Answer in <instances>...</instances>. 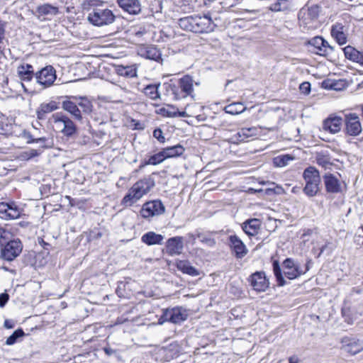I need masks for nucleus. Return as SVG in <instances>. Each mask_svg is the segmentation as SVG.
Segmentation results:
<instances>
[{"instance_id": "obj_61", "label": "nucleus", "mask_w": 363, "mask_h": 363, "mask_svg": "<svg viewBox=\"0 0 363 363\" xmlns=\"http://www.w3.org/2000/svg\"><path fill=\"white\" fill-rule=\"evenodd\" d=\"M161 111L163 113V115L171 116H172L171 113H169L168 111H167L165 108L161 109Z\"/></svg>"}, {"instance_id": "obj_41", "label": "nucleus", "mask_w": 363, "mask_h": 363, "mask_svg": "<svg viewBox=\"0 0 363 363\" xmlns=\"http://www.w3.org/2000/svg\"><path fill=\"white\" fill-rule=\"evenodd\" d=\"M25 333L21 328L16 330L6 340L7 345H12L15 344L18 338L24 336Z\"/></svg>"}, {"instance_id": "obj_53", "label": "nucleus", "mask_w": 363, "mask_h": 363, "mask_svg": "<svg viewBox=\"0 0 363 363\" xmlns=\"http://www.w3.org/2000/svg\"><path fill=\"white\" fill-rule=\"evenodd\" d=\"M300 90L305 94H308L311 90V84L309 82H303L300 85Z\"/></svg>"}, {"instance_id": "obj_15", "label": "nucleus", "mask_w": 363, "mask_h": 363, "mask_svg": "<svg viewBox=\"0 0 363 363\" xmlns=\"http://www.w3.org/2000/svg\"><path fill=\"white\" fill-rule=\"evenodd\" d=\"M283 267L284 275L289 279H296L304 273L301 270L299 265L291 258L284 261Z\"/></svg>"}, {"instance_id": "obj_18", "label": "nucleus", "mask_w": 363, "mask_h": 363, "mask_svg": "<svg viewBox=\"0 0 363 363\" xmlns=\"http://www.w3.org/2000/svg\"><path fill=\"white\" fill-rule=\"evenodd\" d=\"M331 35L340 45H345L347 41V28L341 23H336L331 28Z\"/></svg>"}, {"instance_id": "obj_64", "label": "nucleus", "mask_w": 363, "mask_h": 363, "mask_svg": "<svg viewBox=\"0 0 363 363\" xmlns=\"http://www.w3.org/2000/svg\"><path fill=\"white\" fill-rule=\"evenodd\" d=\"M177 268L182 271V267H181V262H179V263L177 264Z\"/></svg>"}, {"instance_id": "obj_47", "label": "nucleus", "mask_w": 363, "mask_h": 363, "mask_svg": "<svg viewBox=\"0 0 363 363\" xmlns=\"http://www.w3.org/2000/svg\"><path fill=\"white\" fill-rule=\"evenodd\" d=\"M6 26L7 23L6 21L0 20V44H2L6 39Z\"/></svg>"}, {"instance_id": "obj_27", "label": "nucleus", "mask_w": 363, "mask_h": 363, "mask_svg": "<svg viewBox=\"0 0 363 363\" xmlns=\"http://www.w3.org/2000/svg\"><path fill=\"white\" fill-rule=\"evenodd\" d=\"M342 349L345 352L354 355L363 350V344L359 340H350L342 345Z\"/></svg>"}, {"instance_id": "obj_55", "label": "nucleus", "mask_w": 363, "mask_h": 363, "mask_svg": "<svg viewBox=\"0 0 363 363\" xmlns=\"http://www.w3.org/2000/svg\"><path fill=\"white\" fill-rule=\"evenodd\" d=\"M38 243H39V245L40 246H42L43 247L44 250H47L48 251L47 253L49 254V248H48V247H50V244L46 242H45L43 240V239H42V238H39L38 239Z\"/></svg>"}, {"instance_id": "obj_28", "label": "nucleus", "mask_w": 363, "mask_h": 363, "mask_svg": "<svg viewBox=\"0 0 363 363\" xmlns=\"http://www.w3.org/2000/svg\"><path fill=\"white\" fill-rule=\"evenodd\" d=\"M18 74L21 80L29 82L34 76L33 67L30 64L21 65L18 67Z\"/></svg>"}, {"instance_id": "obj_51", "label": "nucleus", "mask_w": 363, "mask_h": 363, "mask_svg": "<svg viewBox=\"0 0 363 363\" xmlns=\"http://www.w3.org/2000/svg\"><path fill=\"white\" fill-rule=\"evenodd\" d=\"M22 136L23 138L27 140V143H33L35 142V139L37 137H35L33 135H32L30 132L27 130H23L22 133Z\"/></svg>"}, {"instance_id": "obj_35", "label": "nucleus", "mask_w": 363, "mask_h": 363, "mask_svg": "<svg viewBox=\"0 0 363 363\" xmlns=\"http://www.w3.org/2000/svg\"><path fill=\"white\" fill-rule=\"evenodd\" d=\"M160 84H149L144 89L145 94L152 100L160 98L158 87Z\"/></svg>"}, {"instance_id": "obj_50", "label": "nucleus", "mask_w": 363, "mask_h": 363, "mask_svg": "<svg viewBox=\"0 0 363 363\" xmlns=\"http://www.w3.org/2000/svg\"><path fill=\"white\" fill-rule=\"evenodd\" d=\"M9 233L0 228V245L3 246L8 240Z\"/></svg>"}, {"instance_id": "obj_36", "label": "nucleus", "mask_w": 363, "mask_h": 363, "mask_svg": "<svg viewBox=\"0 0 363 363\" xmlns=\"http://www.w3.org/2000/svg\"><path fill=\"white\" fill-rule=\"evenodd\" d=\"M197 238L201 242L208 247H213L216 245V240L211 233H199L197 234Z\"/></svg>"}, {"instance_id": "obj_45", "label": "nucleus", "mask_w": 363, "mask_h": 363, "mask_svg": "<svg viewBox=\"0 0 363 363\" xmlns=\"http://www.w3.org/2000/svg\"><path fill=\"white\" fill-rule=\"evenodd\" d=\"M169 86L171 87L173 94L175 96L176 98H178V96L180 94V92H182V79H179L177 81V84L174 83L173 80H171Z\"/></svg>"}, {"instance_id": "obj_10", "label": "nucleus", "mask_w": 363, "mask_h": 363, "mask_svg": "<svg viewBox=\"0 0 363 363\" xmlns=\"http://www.w3.org/2000/svg\"><path fill=\"white\" fill-rule=\"evenodd\" d=\"M345 133L349 135L357 136L362 131L359 116L356 113H349L345 115Z\"/></svg>"}, {"instance_id": "obj_17", "label": "nucleus", "mask_w": 363, "mask_h": 363, "mask_svg": "<svg viewBox=\"0 0 363 363\" xmlns=\"http://www.w3.org/2000/svg\"><path fill=\"white\" fill-rule=\"evenodd\" d=\"M325 190L330 194H338L342 191L340 180L332 174H325L323 176Z\"/></svg>"}, {"instance_id": "obj_33", "label": "nucleus", "mask_w": 363, "mask_h": 363, "mask_svg": "<svg viewBox=\"0 0 363 363\" xmlns=\"http://www.w3.org/2000/svg\"><path fill=\"white\" fill-rule=\"evenodd\" d=\"M201 106L196 104L187 105L183 110V117H195L198 121L201 120V115L196 114V110Z\"/></svg>"}, {"instance_id": "obj_13", "label": "nucleus", "mask_w": 363, "mask_h": 363, "mask_svg": "<svg viewBox=\"0 0 363 363\" xmlns=\"http://www.w3.org/2000/svg\"><path fill=\"white\" fill-rule=\"evenodd\" d=\"M249 280L253 289L259 292L265 291L269 285V280L263 272L253 273Z\"/></svg>"}, {"instance_id": "obj_32", "label": "nucleus", "mask_w": 363, "mask_h": 363, "mask_svg": "<svg viewBox=\"0 0 363 363\" xmlns=\"http://www.w3.org/2000/svg\"><path fill=\"white\" fill-rule=\"evenodd\" d=\"M182 82L183 93H186L185 96L183 95V98L189 95L191 96V98H194V95L192 94L194 80L192 79L191 77L189 75L184 76Z\"/></svg>"}, {"instance_id": "obj_59", "label": "nucleus", "mask_w": 363, "mask_h": 363, "mask_svg": "<svg viewBox=\"0 0 363 363\" xmlns=\"http://www.w3.org/2000/svg\"><path fill=\"white\" fill-rule=\"evenodd\" d=\"M289 363H298V358L297 357H291L289 359Z\"/></svg>"}, {"instance_id": "obj_60", "label": "nucleus", "mask_w": 363, "mask_h": 363, "mask_svg": "<svg viewBox=\"0 0 363 363\" xmlns=\"http://www.w3.org/2000/svg\"><path fill=\"white\" fill-rule=\"evenodd\" d=\"M274 191H275L276 194H281L284 191V189H283V188L281 186H277L274 189Z\"/></svg>"}, {"instance_id": "obj_19", "label": "nucleus", "mask_w": 363, "mask_h": 363, "mask_svg": "<svg viewBox=\"0 0 363 363\" xmlns=\"http://www.w3.org/2000/svg\"><path fill=\"white\" fill-rule=\"evenodd\" d=\"M117 2L118 6L129 14L136 15L141 11V4L139 0H117Z\"/></svg>"}, {"instance_id": "obj_16", "label": "nucleus", "mask_w": 363, "mask_h": 363, "mask_svg": "<svg viewBox=\"0 0 363 363\" xmlns=\"http://www.w3.org/2000/svg\"><path fill=\"white\" fill-rule=\"evenodd\" d=\"M138 55L142 57L157 62L161 59L160 50L153 45L141 46L138 50Z\"/></svg>"}, {"instance_id": "obj_34", "label": "nucleus", "mask_w": 363, "mask_h": 363, "mask_svg": "<svg viewBox=\"0 0 363 363\" xmlns=\"http://www.w3.org/2000/svg\"><path fill=\"white\" fill-rule=\"evenodd\" d=\"M35 140V143L40 144L39 149L42 150L51 148L54 146L53 139L50 137H37Z\"/></svg>"}, {"instance_id": "obj_48", "label": "nucleus", "mask_w": 363, "mask_h": 363, "mask_svg": "<svg viewBox=\"0 0 363 363\" xmlns=\"http://www.w3.org/2000/svg\"><path fill=\"white\" fill-rule=\"evenodd\" d=\"M41 153H42V150H40V149H30V150L25 152V154L28 157V159H31L35 157H38Z\"/></svg>"}, {"instance_id": "obj_3", "label": "nucleus", "mask_w": 363, "mask_h": 363, "mask_svg": "<svg viewBox=\"0 0 363 363\" xmlns=\"http://www.w3.org/2000/svg\"><path fill=\"white\" fill-rule=\"evenodd\" d=\"M154 186V180L151 178H145L137 182L123 197V203L129 206H132L146 194Z\"/></svg>"}, {"instance_id": "obj_37", "label": "nucleus", "mask_w": 363, "mask_h": 363, "mask_svg": "<svg viewBox=\"0 0 363 363\" xmlns=\"http://www.w3.org/2000/svg\"><path fill=\"white\" fill-rule=\"evenodd\" d=\"M273 271L274 276L278 282V286H283L286 284V281L284 279V277L281 273V269L278 261H274L273 262Z\"/></svg>"}, {"instance_id": "obj_56", "label": "nucleus", "mask_w": 363, "mask_h": 363, "mask_svg": "<svg viewBox=\"0 0 363 363\" xmlns=\"http://www.w3.org/2000/svg\"><path fill=\"white\" fill-rule=\"evenodd\" d=\"M4 325L6 328L11 329L14 328L15 323L13 320L6 319L4 321Z\"/></svg>"}, {"instance_id": "obj_30", "label": "nucleus", "mask_w": 363, "mask_h": 363, "mask_svg": "<svg viewBox=\"0 0 363 363\" xmlns=\"http://www.w3.org/2000/svg\"><path fill=\"white\" fill-rule=\"evenodd\" d=\"M245 109L246 107L240 102L232 103L224 108L225 112L231 115L242 113L245 111Z\"/></svg>"}, {"instance_id": "obj_46", "label": "nucleus", "mask_w": 363, "mask_h": 363, "mask_svg": "<svg viewBox=\"0 0 363 363\" xmlns=\"http://www.w3.org/2000/svg\"><path fill=\"white\" fill-rule=\"evenodd\" d=\"M316 161L319 165H321L322 167H325V168L328 167V166L331 164L330 158L328 156L324 155L323 154L317 155Z\"/></svg>"}, {"instance_id": "obj_23", "label": "nucleus", "mask_w": 363, "mask_h": 363, "mask_svg": "<svg viewBox=\"0 0 363 363\" xmlns=\"http://www.w3.org/2000/svg\"><path fill=\"white\" fill-rule=\"evenodd\" d=\"M0 212L9 219H16L21 216L19 208L13 203H1Z\"/></svg>"}, {"instance_id": "obj_21", "label": "nucleus", "mask_w": 363, "mask_h": 363, "mask_svg": "<svg viewBox=\"0 0 363 363\" xmlns=\"http://www.w3.org/2000/svg\"><path fill=\"white\" fill-rule=\"evenodd\" d=\"M162 319L163 321H169L173 323H179L182 322V308L177 307L174 308L166 309L160 320Z\"/></svg>"}, {"instance_id": "obj_12", "label": "nucleus", "mask_w": 363, "mask_h": 363, "mask_svg": "<svg viewBox=\"0 0 363 363\" xmlns=\"http://www.w3.org/2000/svg\"><path fill=\"white\" fill-rule=\"evenodd\" d=\"M229 245L237 259H242L248 253V250L241 239L236 235L228 238Z\"/></svg>"}, {"instance_id": "obj_29", "label": "nucleus", "mask_w": 363, "mask_h": 363, "mask_svg": "<svg viewBox=\"0 0 363 363\" xmlns=\"http://www.w3.org/2000/svg\"><path fill=\"white\" fill-rule=\"evenodd\" d=\"M58 13V8L48 4H44L38 6L35 12V15L40 18L41 16H55Z\"/></svg>"}, {"instance_id": "obj_6", "label": "nucleus", "mask_w": 363, "mask_h": 363, "mask_svg": "<svg viewBox=\"0 0 363 363\" xmlns=\"http://www.w3.org/2000/svg\"><path fill=\"white\" fill-rule=\"evenodd\" d=\"M52 118L53 123L60 128V132L65 136L72 137L77 133V125L68 116L62 113H57L53 114Z\"/></svg>"}, {"instance_id": "obj_62", "label": "nucleus", "mask_w": 363, "mask_h": 363, "mask_svg": "<svg viewBox=\"0 0 363 363\" xmlns=\"http://www.w3.org/2000/svg\"><path fill=\"white\" fill-rule=\"evenodd\" d=\"M299 189H300V188H299V187H298V186H294V187H293V189H292L291 191H292L294 194H296V193H298V192Z\"/></svg>"}, {"instance_id": "obj_42", "label": "nucleus", "mask_w": 363, "mask_h": 363, "mask_svg": "<svg viewBox=\"0 0 363 363\" xmlns=\"http://www.w3.org/2000/svg\"><path fill=\"white\" fill-rule=\"evenodd\" d=\"M256 129L255 128H242L238 133L240 141L255 135Z\"/></svg>"}, {"instance_id": "obj_52", "label": "nucleus", "mask_w": 363, "mask_h": 363, "mask_svg": "<svg viewBox=\"0 0 363 363\" xmlns=\"http://www.w3.org/2000/svg\"><path fill=\"white\" fill-rule=\"evenodd\" d=\"M9 299V296L6 293H2L0 294V307L3 308Z\"/></svg>"}, {"instance_id": "obj_39", "label": "nucleus", "mask_w": 363, "mask_h": 363, "mask_svg": "<svg viewBox=\"0 0 363 363\" xmlns=\"http://www.w3.org/2000/svg\"><path fill=\"white\" fill-rule=\"evenodd\" d=\"M164 160H165V157H164V153L162 150V151L159 152L158 153L150 156V158L147 161L145 162L144 164L141 165L140 167H143L144 165H148V164L156 165V164L161 163Z\"/></svg>"}, {"instance_id": "obj_5", "label": "nucleus", "mask_w": 363, "mask_h": 363, "mask_svg": "<svg viewBox=\"0 0 363 363\" xmlns=\"http://www.w3.org/2000/svg\"><path fill=\"white\" fill-rule=\"evenodd\" d=\"M303 178L306 182L303 189V193L309 198L315 196L320 190L321 179L319 171L310 166L303 171Z\"/></svg>"}, {"instance_id": "obj_7", "label": "nucleus", "mask_w": 363, "mask_h": 363, "mask_svg": "<svg viewBox=\"0 0 363 363\" xmlns=\"http://www.w3.org/2000/svg\"><path fill=\"white\" fill-rule=\"evenodd\" d=\"M23 245L20 240L6 242L1 248V257L4 260L11 262L16 259L21 252Z\"/></svg>"}, {"instance_id": "obj_40", "label": "nucleus", "mask_w": 363, "mask_h": 363, "mask_svg": "<svg viewBox=\"0 0 363 363\" xmlns=\"http://www.w3.org/2000/svg\"><path fill=\"white\" fill-rule=\"evenodd\" d=\"M181 148L182 145L179 144L174 146H171L163 149L162 152L164 153L165 159L180 155L181 153L179 152L178 150Z\"/></svg>"}, {"instance_id": "obj_43", "label": "nucleus", "mask_w": 363, "mask_h": 363, "mask_svg": "<svg viewBox=\"0 0 363 363\" xmlns=\"http://www.w3.org/2000/svg\"><path fill=\"white\" fill-rule=\"evenodd\" d=\"M287 0H278L274 4H272L268 9L273 12H279L287 9L286 6Z\"/></svg>"}, {"instance_id": "obj_44", "label": "nucleus", "mask_w": 363, "mask_h": 363, "mask_svg": "<svg viewBox=\"0 0 363 363\" xmlns=\"http://www.w3.org/2000/svg\"><path fill=\"white\" fill-rule=\"evenodd\" d=\"M196 277L199 274V272L194 267L189 264L187 262L183 261V274Z\"/></svg>"}, {"instance_id": "obj_63", "label": "nucleus", "mask_w": 363, "mask_h": 363, "mask_svg": "<svg viewBox=\"0 0 363 363\" xmlns=\"http://www.w3.org/2000/svg\"><path fill=\"white\" fill-rule=\"evenodd\" d=\"M3 130H4V123H0V134H2Z\"/></svg>"}, {"instance_id": "obj_8", "label": "nucleus", "mask_w": 363, "mask_h": 363, "mask_svg": "<svg viewBox=\"0 0 363 363\" xmlns=\"http://www.w3.org/2000/svg\"><path fill=\"white\" fill-rule=\"evenodd\" d=\"M35 76L37 82L41 85L43 89L52 85L57 78L56 71L51 65L43 67L39 72H36Z\"/></svg>"}, {"instance_id": "obj_2", "label": "nucleus", "mask_w": 363, "mask_h": 363, "mask_svg": "<svg viewBox=\"0 0 363 363\" xmlns=\"http://www.w3.org/2000/svg\"><path fill=\"white\" fill-rule=\"evenodd\" d=\"M62 99V108L77 121L83 123L94 111L91 101L86 96H65Z\"/></svg>"}, {"instance_id": "obj_31", "label": "nucleus", "mask_w": 363, "mask_h": 363, "mask_svg": "<svg viewBox=\"0 0 363 363\" xmlns=\"http://www.w3.org/2000/svg\"><path fill=\"white\" fill-rule=\"evenodd\" d=\"M118 75L125 77H134L136 76V69L132 66L118 65L116 67Z\"/></svg>"}, {"instance_id": "obj_22", "label": "nucleus", "mask_w": 363, "mask_h": 363, "mask_svg": "<svg viewBox=\"0 0 363 363\" xmlns=\"http://www.w3.org/2000/svg\"><path fill=\"white\" fill-rule=\"evenodd\" d=\"M58 108V103L55 101H50L48 103H43L36 110L37 118L39 120H44L48 113H52Z\"/></svg>"}, {"instance_id": "obj_24", "label": "nucleus", "mask_w": 363, "mask_h": 363, "mask_svg": "<svg viewBox=\"0 0 363 363\" xmlns=\"http://www.w3.org/2000/svg\"><path fill=\"white\" fill-rule=\"evenodd\" d=\"M261 226V222L259 219L254 218L248 220L243 223L242 230L249 236H254L258 233Z\"/></svg>"}, {"instance_id": "obj_4", "label": "nucleus", "mask_w": 363, "mask_h": 363, "mask_svg": "<svg viewBox=\"0 0 363 363\" xmlns=\"http://www.w3.org/2000/svg\"><path fill=\"white\" fill-rule=\"evenodd\" d=\"M211 18L199 15L183 17V30L193 33H208L213 30Z\"/></svg>"}, {"instance_id": "obj_20", "label": "nucleus", "mask_w": 363, "mask_h": 363, "mask_svg": "<svg viewBox=\"0 0 363 363\" xmlns=\"http://www.w3.org/2000/svg\"><path fill=\"white\" fill-rule=\"evenodd\" d=\"M165 248L166 252L170 256L180 255L182 253V238L174 237L168 239Z\"/></svg>"}, {"instance_id": "obj_9", "label": "nucleus", "mask_w": 363, "mask_h": 363, "mask_svg": "<svg viewBox=\"0 0 363 363\" xmlns=\"http://www.w3.org/2000/svg\"><path fill=\"white\" fill-rule=\"evenodd\" d=\"M307 45L311 48V52L322 56H326L334 50L333 47L320 36L311 38L307 42Z\"/></svg>"}, {"instance_id": "obj_25", "label": "nucleus", "mask_w": 363, "mask_h": 363, "mask_svg": "<svg viewBox=\"0 0 363 363\" xmlns=\"http://www.w3.org/2000/svg\"><path fill=\"white\" fill-rule=\"evenodd\" d=\"M343 51L347 59L363 65V52L358 51L350 45L343 48Z\"/></svg>"}, {"instance_id": "obj_26", "label": "nucleus", "mask_w": 363, "mask_h": 363, "mask_svg": "<svg viewBox=\"0 0 363 363\" xmlns=\"http://www.w3.org/2000/svg\"><path fill=\"white\" fill-rule=\"evenodd\" d=\"M163 240V235L153 231L147 232L141 237V241L147 245H161Z\"/></svg>"}, {"instance_id": "obj_49", "label": "nucleus", "mask_w": 363, "mask_h": 363, "mask_svg": "<svg viewBox=\"0 0 363 363\" xmlns=\"http://www.w3.org/2000/svg\"><path fill=\"white\" fill-rule=\"evenodd\" d=\"M153 136L160 142L162 143H164L165 141V138L163 135V133L160 128H156L153 131Z\"/></svg>"}, {"instance_id": "obj_54", "label": "nucleus", "mask_w": 363, "mask_h": 363, "mask_svg": "<svg viewBox=\"0 0 363 363\" xmlns=\"http://www.w3.org/2000/svg\"><path fill=\"white\" fill-rule=\"evenodd\" d=\"M318 14V8L317 6H312L308 9V15L317 17Z\"/></svg>"}, {"instance_id": "obj_1", "label": "nucleus", "mask_w": 363, "mask_h": 363, "mask_svg": "<svg viewBox=\"0 0 363 363\" xmlns=\"http://www.w3.org/2000/svg\"><path fill=\"white\" fill-rule=\"evenodd\" d=\"M82 9L88 11L87 20L94 26H109L116 21V16L101 0H84Z\"/></svg>"}, {"instance_id": "obj_14", "label": "nucleus", "mask_w": 363, "mask_h": 363, "mask_svg": "<svg viewBox=\"0 0 363 363\" xmlns=\"http://www.w3.org/2000/svg\"><path fill=\"white\" fill-rule=\"evenodd\" d=\"M342 123L343 120L340 116L332 114L323 121V128L325 131L335 134L340 131Z\"/></svg>"}, {"instance_id": "obj_58", "label": "nucleus", "mask_w": 363, "mask_h": 363, "mask_svg": "<svg viewBox=\"0 0 363 363\" xmlns=\"http://www.w3.org/2000/svg\"><path fill=\"white\" fill-rule=\"evenodd\" d=\"M244 11L245 12H247V13H254V14L257 13L259 12V9H246Z\"/></svg>"}, {"instance_id": "obj_57", "label": "nucleus", "mask_w": 363, "mask_h": 363, "mask_svg": "<svg viewBox=\"0 0 363 363\" xmlns=\"http://www.w3.org/2000/svg\"><path fill=\"white\" fill-rule=\"evenodd\" d=\"M104 351L106 353V354H107L108 356H111V355L115 354L116 353V350H113L109 347H104Z\"/></svg>"}, {"instance_id": "obj_11", "label": "nucleus", "mask_w": 363, "mask_h": 363, "mask_svg": "<svg viewBox=\"0 0 363 363\" xmlns=\"http://www.w3.org/2000/svg\"><path fill=\"white\" fill-rule=\"evenodd\" d=\"M164 206L160 201H152L145 203L141 210L140 215L145 218L160 215L164 213Z\"/></svg>"}, {"instance_id": "obj_38", "label": "nucleus", "mask_w": 363, "mask_h": 363, "mask_svg": "<svg viewBox=\"0 0 363 363\" xmlns=\"http://www.w3.org/2000/svg\"><path fill=\"white\" fill-rule=\"evenodd\" d=\"M294 160V157L291 155H282L276 157L274 159V164L277 167L286 166L289 162Z\"/></svg>"}]
</instances>
